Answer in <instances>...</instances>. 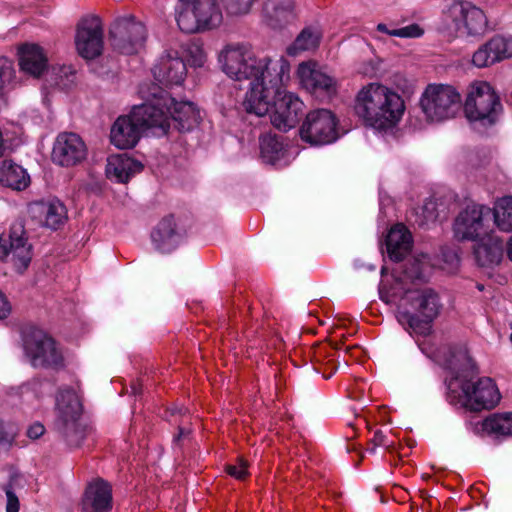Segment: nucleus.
<instances>
[{"mask_svg":"<svg viewBox=\"0 0 512 512\" xmlns=\"http://www.w3.org/2000/svg\"><path fill=\"white\" fill-rule=\"evenodd\" d=\"M143 170V164L127 154H113L107 158L105 173L108 179L127 183Z\"/></svg>","mask_w":512,"mask_h":512,"instance_id":"bb28decb","label":"nucleus"},{"mask_svg":"<svg viewBox=\"0 0 512 512\" xmlns=\"http://www.w3.org/2000/svg\"><path fill=\"white\" fill-rule=\"evenodd\" d=\"M290 80V63L283 74L274 73L266 83L256 81L245 93L243 107L247 113L265 116L271 112L272 125L280 131L294 128L304 114L300 97L286 90Z\"/></svg>","mask_w":512,"mask_h":512,"instance_id":"7ed1b4c3","label":"nucleus"},{"mask_svg":"<svg viewBox=\"0 0 512 512\" xmlns=\"http://www.w3.org/2000/svg\"><path fill=\"white\" fill-rule=\"evenodd\" d=\"M132 108L129 114L119 116L111 126L110 142L120 150L134 148L144 133L154 136L165 135L168 131V117L150 99Z\"/></svg>","mask_w":512,"mask_h":512,"instance_id":"423d86ee","label":"nucleus"},{"mask_svg":"<svg viewBox=\"0 0 512 512\" xmlns=\"http://www.w3.org/2000/svg\"><path fill=\"white\" fill-rule=\"evenodd\" d=\"M82 506L85 512H108L112 508L111 486L102 479L89 483Z\"/></svg>","mask_w":512,"mask_h":512,"instance_id":"cd10ccee","label":"nucleus"},{"mask_svg":"<svg viewBox=\"0 0 512 512\" xmlns=\"http://www.w3.org/2000/svg\"><path fill=\"white\" fill-rule=\"evenodd\" d=\"M151 72L154 79L166 87L182 85L187 75L186 64L172 49L165 50L157 58Z\"/></svg>","mask_w":512,"mask_h":512,"instance_id":"4be33fe9","label":"nucleus"},{"mask_svg":"<svg viewBox=\"0 0 512 512\" xmlns=\"http://www.w3.org/2000/svg\"><path fill=\"white\" fill-rule=\"evenodd\" d=\"M426 353L425 348H421ZM428 357L450 372L447 380L448 399L451 404L472 411L494 408L500 401V392L491 378L470 382L475 364L465 348L442 347L427 352Z\"/></svg>","mask_w":512,"mask_h":512,"instance_id":"f03ea898","label":"nucleus"},{"mask_svg":"<svg viewBox=\"0 0 512 512\" xmlns=\"http://www.w3.org/2000/svg\"><path fill=\"white\" fill-rule=\"evenodd\" d=\"M284 154L283 144L278 137L268 134L260 138V155L265 163L280 165Z\"/></svg>","mask_w":512,"mask_h":512,"instance_id":"72a5a7b5","label":"nucleus"},{"mask_svg":"<svg viewBox=\"0 0 512 512\" xmlns=\"http://www.w3.org/2000/svg\"><path fill=\"white\" fill-rule=\"evenodd\" d=\"M82 407L74 389H62L56 396L55 428L71 447H77L84 439V429L79 424Z\"/></svg>","mask_w":512,"mask_h":512,"instance_id":"f8f14e48","label":"nucleus"},{"mask_svg":"<svg viewBox=\"0 0 512 512\" xmlns=\"http://www.w3.org/2000/svg\"><path fill=\"white\" fill-rule=\"evenodd\" d=\"M75 45L77 52L85 59H94L103 50V27L96 15L83 17L76 29Z\"/></svg>","mask_w":512,"mask_h":512,"instance_id":"6ab92c4d","label":"nucleus"},{"mask_svg":"<svg viewBox=\"0 0 512 512\" xmlns=\"http://www.w3.org/2000/svg\"><path fill=\"white\" fill-rule=\"evenodd\" d=\"M218 62L222 71L236 81L248 80V89L256 81L266 83L274 73L283 74L288 67V60L284 57L272 59L258 57L253 48L246 43H229L225 45L218 55Z\"/></svg>","mask_w":512,"mask_h":512,"instance_id":"39448f33","label":"nucleus"},{"mask_svg":"<svg viewBox=\"0 0 512 512\" xmlns=\"http://www.w3.org/2000/svg\"><path fill=\"white\" fill-rule=\"evenodd\" d=\"M21 476L13 472L9 476L8 482L3 486L6 495V512H19L20 502L15 493V489L20 486Z\"/></svg>","mask_w":512,"mask_h":512,"instance_id":"4c0bfd02","label":"nucleus"},{"mask_svg":"<svg viewBox=\"0 0 512 512\" xmlns=\"http://www.w3.org/2000/svg\"><path fill=\"white\" fill-rule=\"evenodd\" d=\"M20 70L34 78H39L48 67L45 50L36 43H23L17 48Z\"/></svg>","mask_w":512,"mask_h":512,"instance_id":"393cba45","label":"nucleus"},{"mask_svg":"<svg viewBox=\"0 0 512 512\" xmlns=\"http://www.w3.org/2000/svg\"><path fill=\"white\" fill-rule=\"evenodd\" d=\"M88 156L84 140L76 133H60L53 144L51 158L61 167H74L82 164Z\"/></svg>","mask_w":512,"mask_h":512,"instance_id":"aec40b11","label":"nucleus"},{"mask_svg":"<svg viewBox=\"0 0 512 512\" xmlns=\"http://www.w3.org/2000/svg\"><path fill=\"white\" fill-rule=\"evenodd\" d=\"M411 245V234L404 225L396 224L390 229L386 238V248L392 260H401L410 251Z\"/></svg>","mask_w":512,"mask_h":512,"instance_id":"c756f323","label":"nucleus"},{"mask_svg":"<svg viewBox=\"0 0 512 512\" xmlns=\"http://www.w3.org/2000/svg\"><path fill=\"white\" fill-rule=\"evenodd\" d=\"M460 266V257L457 251L446 249L442 252L441 268L447 273H455Z\"/></svg>","mask_w":512,"mask_h":512,"instance_id":"79ce46f5","label":"nucleus"},{"mask_svg":"<svg viewBox=\"0 0 512 512\" xmlns=\"http://www.w3.org/2000/svg\"><path fill=\"white\" fill-rule=\"evenodd\" d=\"M227 473L238 480H242L248 475L247 463L240 459L237 464L227 466Z\"/></svg>","mask_w":512,"mask_h":512,"instance_id":"a18cd8bd","label":"nucleus"},{"mask_svg":"<svg viewBox=\"0 0 512 512\" xmlns=\"http://www.w3.org/2000/svg\"><path fill=\"white\" fill-rule=\"evenodd\" d=\"M5 104L4 91L0 89V107Z\"/></svg>","mask_w":512,"mask_h":512,"instance_id":"864d4df0","label":"nucleus"},{"mask_svg":"<svg viewBox=\"0 0 512 512\" xmlns=\"http://www.w3.org/2000/svg\"><path fill=\"white\" fill-rule=\"evenodd\" d=\"M432 260L427 254L413 259L401 278L386 274L382 267V280L379 285L380 299L396 310V318L405 330L426 333L430 322L437 317L440 304L436 293L431 289H419L415 280H424L432 270Z\"/></svg>","mask_w":512,"mask_h":512,"instance_id":"f257e3e1","label":"nucleus"},{"mask_svg":"<svg viewBox=\"0 0 512 512\" xmlns=\"http://www.w3.org/2000/svg\"><path fill=\"white\" fill-rule=\"evenodd\" d=\"M482 427L485 432L495 436L512 435V412L493 414L483 421Z\"/></svg>","mask_w":512,"mask_h":512,"instance_id":"e433bc0d","label":"nucleus"},{"mask_svg":"<svg viewBox=\"0 0 512 512\" xmlns=\"http://www.w3.org/2000/svg\"><path fill=\"white\" fill-rule=\"evenodd\" d=\"M262 17L268 27L280 30L297 22L299 8L296 0H265Z\"/></svg>","mask_w":512,"mask_h":512,"instance_id":"b1692460","label":"nucleus"},{"mask_svg":"<svg viewBox=\"0 0 512 512\" xmlns=\"http://www.w3.org/2000/svg\"><path fill=\"white\" fill-rule=\"evenodd\" d=\"M111 45L121 54L132 55L141 51L146 39L142 23L133 17L117 18L110 28Z\"/></svg>","mask_w":512,"mask_h":512,"instance_id":"a211bd4d","label":"nucleus"},{"mask_svg":"<svg viewBox=\"0 0 512 512\" xmlns=\"http://www.w3.org/2000/svg\"><path fill=\"white\" fill-rule=\"evenodd\" d=\"M12 311V305L8 300L6 294L0 289V320L9 317Z\"/></svg>","mask_w":512,"mask_h":512,"instance_id":"49530a36","label":"nucleus"},{"mask_svg":"<svg viewBox=\"0 0 512 512\" xmlns=\"http://www.w3.org/2000/svg\"><path fill=\"white\" fill-rule=\"evenodd\" d=\"M15 74L12 61L6 57H0V89L11 82Z\"/></svg>","mask_w":512,"mask_h":512,"instance_id":"37998d69","label":"nucleus"},{"mask_svg":"<svg viewBox=\"0 0 512 512\" xmlns=\"http://www.w3.org/2000/svg\"><path fill=\"white\" fill-rule=\"evenodd\" d=\"M4 139H3V134H2V131L0 130V157L3 155L4 153Z\"/></svg>","mask_w":512,"mask_h":512,"instance_id":"603ef678","label":"nucleus"},{"mask_svg":"<svg viewBox=\"0 0 512 512\" xmlns=\"http://www.w3.org/2000/svg\"><path fill=\"white\" fill-rule=\"evenodd\" d=\"M12 438V435L7 433L4 424L0 422V442H7Z\"/></svg>","mask_w":512,"mask_h":512,"instance_id":"8fccbe9b","label":"nucleus"},{"mask_svg":"<svg viewBox=\"0 0 512 512\" xmlns=\"http://www.w3.org/2000/svg\"><path fill=\"white\" fill-rule=\"evenodd\" d=\"M183 434H184L183 429H180L179 437L182 436Z\"/></svg>","mask_w":512,"mask_h":512,"instance_id":"5fc2aeb1","label":"nucleus"},{"mask_svg":"<svg viewBox=\"0 0 512 512\" xmlns=\"http://www.w3.org/2000/svg\"><path fill=\"white\" fill-rule=\"evenodd\" d=\"M223 9L218 0H180L174 14L183 33H206L218 30L224 24Z\"/></svg>","mask_w":512,"mask_h":512,"instance_id":"6e6552de","label":"nucleus"},{"mask_svg":"<svg viewBox=\"0 0 512 512\" xmlns=\"http://www.w3.org/2000/svg\"><path fill=\"white\" fill-rule=\"evenodd\" d=\"M353 109L366 128L385 136L394 133L404 116L406 105L403 97L392 87L371 82L358 90Z\"/></svg>","mask_w":512,"mask_h":512,"instance_id":"20e7f679","label":"nucleus"},{"mask_svg":"<svg viewBox=\"0 0 512 512\" xmlns=\"http://www.w3.org/2000/svg\"><path fill=\"white\" fill-rule=\"evenodd\" d=\"M52 387L49 381L33 380L20 387V396L24 402L33 408H38L35 401H42L52 391Z\"/></svg>","mask_w":512,"mask_h":512,"instance_id":"c9c22d12","label":"nucleus"},{"mask_svg":"<svg viewBox=\"0 0 512 512\" xmlns=\"http://www.w3.org/2000/svg\"><path fill=\"white\" fill-rule=\"evenodd\" d=\"M322 36V29L319 26H306L286 48V53L289 56L296 57L303 52L314 51L319 47Z\"/></svg>","mask_w":512,"mask_h":512,"instance_id":"2f4dec72","label":"nucleus"},{"mask_svg":"<svg viewBox=\"0 0 512 512\" xmlns=\"http://www.w3.org/2000/svg\"><path fill=\"white\" fill-rule=\"evenodd\" d=\"M421 220L419 221V225H424L429 222L436 220L437 212H436V202L432 199L426 201L424 205L421 207Z\"/></svg>","mask_w":512,"mask_h":512,"instance_id":"c03bdc74","label":"nucleus"},{"mask_svg":"<svg viewBox=\"0 0 512 512\" xmlns=\"http://www.w3.org/2000/svg\"><path fill=\"white\" fill-rule=\"evenodd\" d=\"M511 58L512 34H496L477 48L471 63L477 68H488Z\"/></svg>","mask_w":512,"mask_h":512,"instance_id":"412c9836","label":"nucleus"},{"mask_svg":"<svg viewBox=\"0 0 512 512\" xmlns=\"http://www.w3.org/2000/svg\"><path fill=\"white\" fill-rule=\"evenodd\" d=\"M32 260L31 245L21 225H13L8 233L0 235V261L23 273Z\"/></svg>","mask_w":512,"mask_h":512,"instance_id":"f3484780","label":"nucleus"},{"mask_svg":"<svg viewBox=\"0 0 512 512\" xmlns=\"http://www.w3.org/2000/svg\"><path fill=\"white\" fill-rule=\"evenodd\" d=\"M379 34H386L392 37L414 39L420 38L424 34L423 28L418 24H410L404 27L395 28L393 25H387L379 23L375 31L372 33V37L376 40H382Z\"/></svg>","mask_w":512,"mask_h":512,"instance_id":"f704fd0d","label":"nucleus"},{"mask_svg":"<svg viewBox=\"0 0 512 512\" xmlns=\"http://www.w3.org/2000/svg\"><path fill=\"white\" fill-rule=\"evenodd\" d=\"M51 77L56 86L66 89L74 82L75 70L71 65L53 67Z\"/></svg>","mask_w":512,"mask_h":512,"instance_id":"ea45409f","label":"nucleus"},{"mask_svg":"<svg viewBox=\"0 0 512 512\" xmlns=\"http://www.w3.org/2000/svg\"><path fill=\"white\" fill-rule=\"evenodd\" d=\"M441 29L452 37L479 39L490 29L485 11L471 1H453L443 12Z\"/></svg>","mask_w":512,"mask_h":512,"instance_id":"0eeeda50","label":"nucleus"},{"mask_svg":"<svg viewBox=\"0 0 512 512\" xmlns=\"http://www.w3.org/2000/svg\"><path fill=\"white\" fill-rule=\"evenodd\" d=\"M505 247L507 257L509 258L510 261H512V236L508 239Z\"/></svg>","mask_w":512,"mask_h":512,"instance_id":"3c124183","label":"nucleus"},{"mask_svg":"<svg viewBox=\"0 0 512 512\" xmlns=\"http://www.w3.org/2000/svg\"><path fill=\"white\" fill-rule=\"evenodd\" d=\"M0 185L22 191L30 185V176L21 165L4 160L0 163Z\"/></svg>","mask_w":512,"mask_h":512,"instance_id":"7c9ffc66","label":"nucleus"},{"mask_svg":"<svg viewBox=\"0 0 512 512\" xmlns=\"http://www.w3.org/2000/svg\"><path fill=\"white\" fill-rule=\"evenodd\" d=\"M186 59L191 67L202 68L207 62V54L200 44L189 43L186 47Z\"/></svg>","mask_w":512,"mask_h":512,"instance_id":"a19ab883","label":"nucleus"},{"mask_svg":"<svg viewBox=\"0 0 512 512\" xmlns=\"http://www.w3.org/2000/svg\"><path fill=\"white\" fill-rule=\"evenodd\" d=\"M419 105L430 123H442L455 118L462 108L458 89L450 84L432 83L421 94Z\"/></svg>","mask_w":512,"mask_h":512,"instance_id":"9d476101","label":"nucleus"},{"mask_svg":"<svg viewBox=\"0 0 512 512\" xmlns=\"http://www.w3.org/2000/svg\"><path fill=\"white\" fill-rule=\"evenodd\" d=\"M25 355L34 367H58L63 357L55 341L42 329L29 328L23 334Z\"/></svg>","mask_w":512,"mask_h":512,"instance_id":"4468645a","label":"nucleus"},{"mask_svg":"<svg viewBox=\"0 0 512 512\" xmlns=\"http://www.w3.org/2000/svg\"><path fill=\"white\" fill-rule=\"evenodd\" d=\"M45 432V427L40 422H35L31 426H29L27 430V435L31 439H38Z\"/></svg>","mask_w":512,"mask_h":512,"instance_id":"de8ad7c7","label":"nucleus"},{"mask_svg":"<svg viewBox=\"0 0 512 512\" xmlns=\"http://www.w3.org/2000/svg\"><path fill=\"white\" fill-rule=\"evenodd\" d=\"M473 253L478 266L490 274L504 260L503 239L494 231L474 242Z\"/></svg>","mask_w":512,"mask_h":512,"instance_id":"5701e85b","label":"nucleus"},{"mask_svg":"<svg viewBox=\"0 0 512 512\" xmlns=\"http://www.w3.org/2000/svg\"><path fill=\"white\" fill-rule=\"evenodd\" d=\"M490 220V207L478 203L467 204L454 220V237L460 241L475 242L495 231Z\"/></svg>","mask_w":512,"mask_h":512,"instance_id":"ddd939ff","label":"nucleus"},{"mask_svg":"<svg viewBox=\"0 0 512 512\" xmlns=\"http://www.w3.org/2000/svg\"><path fill=\"white\" fill-rule=\"evenodd\" d=\"M502 111L499 96L490 83L474 81L470 84L464 103L468 121L475 127H487L496 123Z\"/></svg>","mask_w":512,"mask_h":512,"instance_id":"9b49d317","label":"nucleus"},{"mask_svg":"<svg viewBox=\"0 0 512 512\" xmlns=\"http://www.w3.org/2000/svg\"><path fill=\"white\" fill-rule=\"evenodd\" d=\"M295 74L299 85L318 99L328 100L337 93V79L314 60L299 63Z\"/></svg>","mask_w":512,"mask_h":512,"instance_id":"2eb2a0df","label":"nucleus"},{"mask_svg":"<svg viewBox=\"0 0 512 512\" xmlns=\"http://www.w3.org/2000/svg\"><path fill=\"white\" fill-rule=\"evenodd\" d=\"M338 120L328 109L310 111L301 128V139L311 145H327L335 142L338 137Z\"/></svg>","mask_w":512,"mask_h":512,"instance_id":"dca6fc26","label":"nucleus"},{"mask_svg":"<svg viewBox=\"0 0 512 512\" xmlns=\"http://www.w3.org/2000/svg\"><path fill=\"white\" fill-rule=\"evenodd\" d=\"M179 239L173 217L162 219L151 233L153 245L162 253L173 251L179 244Z\"/></svg>","mask_w":512,"mask_h":512,"instance_id":"c85d7f7f","label":"nucleus"},{"mask_svg":"<svg viewBox=\"0 0 512 512\" xmlns=\"http://www.w3.org/2000/svg\"><path fill=\"white\" fill-rule=\"evenodd\" d=\"M490 209L494 225L502 232H512V196L496 199Z\"/></svg>","mask_w":512,"mask_h":512,"instance_id":"473e14b6","label":"nucleus"},{"mask_svg":"<svg viewBox=\"0 0 512 512\" xmlns=\"http://www.w3.org/2000/svg\"><path fill=\"white\" fill-rule=\"evenodd\" d=\"M376 70L377 65L373 60H369L367 63H363L361 66L358 67V72L366 76L374 75Z\"/></svg>","mask_w":512,"mask_h":512,"instance_id":"09e8293b","label":"nucleus"},{"mask_svg":"<svg viewBox=\"0 0 512 512\" xmlns=\"http://www.w3.org/2000/svg\"><path fill=\"white\" fill-rule=\"evenodd\" d=\"M223 8L229 17H243L248 15L258 0H222Z\"/></svg>","mask_w":512,"mask_h":512,"instance_id":"58836bf2","label":"nucleus"},{"mask_svg":"<svg viewBox=\"0 0 512 512\" xmlns=\"http://www.w3.org/2000/svg\"><path fill=\"white\" fill-rule=\"evenodd\" d=\"M28 210L32 218L51 229L62 225L67 214L65 206L56 199L33 202Z\"/></svg>","mask_w":512,"mask_h":512,"instance_id":"a878e982","label":"nucleus"},{"mask_svg":"<svg viewBox=\"0 0 512 512\" xmlns=\"http://www.w3.org/2000/svg\"><path fill=\"white\" fill-rule=\"evenodd\" d=\"M138 92L141 98L150 99L151 104L159 107L167 115L168 127L171 120L179 131H190L199 124L201 115L194 103L177 102L156 84L143 83L139 86Z\"/></svg>","mask_w":512,"mask_h":512,"instance_id":"1a4fd4ad","label":"nucleus"}]
</instances>
